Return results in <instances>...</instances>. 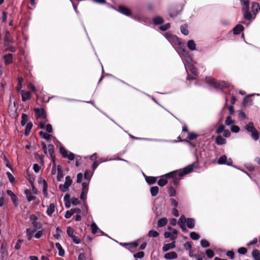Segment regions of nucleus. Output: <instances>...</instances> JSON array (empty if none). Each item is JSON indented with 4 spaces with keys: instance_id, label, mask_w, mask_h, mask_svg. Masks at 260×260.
Here are the masks:
<instances>
[{
    "instance_id": "35",
    "label": "nucleus",
    "mask_w": 260,
    "mask_h": 260,
    "mask_svg": "<svg viewBox=\"0 0 260 260\" xmlns=\"http://www.w3.org/2000/svg\"><path fill=\"white\" fill-rule=\"evenodd\" d=\"M32 127V123L31 122H28L27 123L26 126V128H25V135L26 136H28L31 128Z\"/></svg>"
},
{
    "instance_id": "57",
    "label": "nucleus",
    "mask_w": 260,
    "mask_h": 260,
    "mask_svg": "<svg viewBox=\"0 0 260 260\" xmlns=\"http://www.w3.org/2000/svg\"><path fill=\"white\" fill-rule=\"evenodd\" d=\"M171 26V25L169 23H167L164 25L160 26L159 29L162 31H165L168 29Z\"/></svg>"
},
{
    "instance_id": "10",
    "label": "nucleus",
    "mask_w": 260,
    "mask_h": 260,
    "mask_svg": "<svg viewBox=\"0 0 260 260\" xmlns=\"http://www.w3.org/2000/svg\"><path fill=\"white\" fill-rule=\"evenodd\" d=\"M118 10L122 14L127 16H130L131 14V10L123 6H119Z\"/></svg>"
},
{
    "instance_id": "12",
    "label": "nucleus",
    "mask_w": 260,
    "mask_h": 260,
    "mask_svg": "<svg viewBox=\"0 0 260 260\" xmlns=\"http://www.w3.org/2000/svg\"><path fill=\"white\" fill-rule=\"evenodd\" d=\"M244 128L247 132L250 133L256 129L254 125L253 122L252 121H250L246 124Z\"/></svg>"
},
{
    "instance_id": "40",
    "label": "nucleus",
    "mask_w": 260,
    "mask_h": 260,
    "mask_svg": "<svg viewBox=\"0 0 260 260\" xmlns=\"http://www.w3.org/2000/svg\"><path fill=\"white\" fill-rule=\"evenodd\" d=\"M206 48V46H202V42H198V44H196V51H202Z\"/></svg>"
},
{
    "instance_id": "34",
    "label": "nucleus",
    "mask_w": 260,
    "mask_h": 260,
    "mask_svg": "<svg viewBox=\"0 0 260 260\" xmlns=\"http://www.w3.org/2000/svg\"><path fill=\"white\" fill-rule=\"evenodd\" d=\"M55 246L59 251V255L61 256H63L64 254V251L60 244L59 243H56Z\"/></svg>"
},
{
    "instance_id": "5",
    "label": "nucleus",
    "mask_w": 260,
    "mask_h": 260,
    "mask_svg": "<svg viewBox=\"0 0 260 260\" xmlns=\"http://www.w3.org/2000/svg\"><path fill=\"white\" fill-rule=\"evenodd\" d=\"M242 11L243 18L245 19L251 21L252 20L255 19L256 16L251 14V13L249 11V8H243Z\"/></svg>"
},
{
    "instance_id": "63",
    "label": "nucleus",
    "mask_w": 260,
    "mask_h": 260,
    "mask_svg": "<svg viewBox=\"0 0 260 260\" xmlns=\"http://www.w3.org/2000/svg\"><path fill=\"white\" fill-rule=\"evenodd\" d=\"M72 180L71 179L70 177L67 176L66 177V181H65L64 184H66V185H67L68 186H70L72 184Z\"/></svg>"
},
{
    "instance_id": "3",
    "label": "nucleus",
    "mask_w": 260,
    "mask_h": 260,
    "mask_svg": "<svg viewBox=\"0 0 260 260\" xmlns=\"http://www.w3.org/2000/svg\"><path fill=\"white\" fill-rule=\"evenodd\" d=\"M217 163L219 165H225L233 167L236 169H238V167L233 165V160L232 158L228 159L226 155H222L217 160Z\"/></svg>"
},
{
    "instance_id": "2",
    "label": "nucleus",
    "mask_w": 260,
    "mask_h": 260,
    "mask_svg": "<svg viewBox=\"0 0 260 260\" xmlns=\"http://www.w3.org/2000/svg\"><path fill=\"white\" fill-rule=\"evenodd\" d=\"M193 164L189 165L187 167L184 168L182 171H176L171 173L167 174L165 176L166 178H174L176 175H178L180 177H183L184 175H186L193 171Z\"/></svg>"
},
{
    "instance_id": "29",
    "label": "nucleus",
    "mask_w": 260,
    "mask_h": 260,
    "mask_svg": "<svg viewBox=\"0 0 260 260\" xmlns=\"http://www.w3.org/2000/svg\"><path fill=\"white\" fill-rule=\"evenodd\" d=\"M36 231V229L31 230L30 229H26V235L28 239L30 240L32 237V234Z\"/></svg>"
},
{
    "instance_id": "52",
    "label": "nucleus",
    "mask_w": 260,
    "mask_h": 260,
    "mask_svg": "<svg viewBox=\"0 0 260 260\" xmlns=\"http://www.w3.org/2000/svg\"><path fill=\"white\" fill-rule=\"evenodd\" d=\"M159 235L157 231L151 230L149 232L148 236L149 237H156Z\"/></svg>"
},
{
    "instance_id": "27",
    "label": "nucleus",
    "mask_w": 260,
    "mask_h": 260,
    "mask_svg": "<svg viewBox=\"0 0 260 260\" xmlns=\"http://www.w3.org/2000/svg\"><path fill=\"white\" fill-rule=\"evenodd\" d=\"M55 210V205L53 203L50 204L49 207L47 210V214L49 216H51Z\"/></svg>"
},
{
    "instance_id": "55",
    "label": "nucleus",
    "mask_w": 260,
    "mask_h": 260,
    "mask_svg": "<svg viewBox=\"0 0 260 260\" xmlns=\"http://www.w3.org/2000/svg\"><path fill=\"white\" fill-rule=\"evenodd\" d=\"M144 256V252L143 251L139 252L134 255V257L136 258H142Z\"/></svg>"
},
{
    "instance_id": "38",
    "label": "nucleus",
    "mask_w": 260,
    "mask_h": 260,
    "mask_svg": "<svg viewBox=\"0 0 260 260\" xmlns=\"http://www.w3.org/2000/svg\"><path fill=\"white\" fill-rule=\"evenodd\" d=\"M206 253L207 256L209 258H211L213 257L215 255L214 251L210 249H206Z\"/></svg>"
},
{
    "instance_id": "41",
    "label": "nucleus",
    "mask_w": 260,
    "mask_h": 260,
    "mask_svg": "<svg viewBox=\"0 0 260 260\" xmlns=\"http://www.w3.org/2000/svg\"><path fill=\"white\" fill-rule=\"evenodd\" d=\"M187 47L188 48L191 50H195V44L193 41V40H189L187 43Z\"/></svg>"
},
{
    "instance_id": "4",
    "label": "nucleus",
    "mask_w": 260,
    "mask_h": 260,
    "mask_svg": "<svg viewBox=\"0 0 260 260\" xmlns=\"http://www.w3.org/2000/svg\"><path fill=\"white\" fill-rule=\"evenodd\" d=\"M170 41L175 45L178 46L179 48H180L182 51L185 52V49L183 48L184 47V45H182L181 39L178 38L176 36H171L170 38Z\"/></svg>"
},
{
    "instance_id": "1",
    "label": "nucleus",
    "mask_w": 260,
    "mask_h": 260,
    "mask_svg": "<svg viewBox=\"0 0 260 260\" xmlns=\"http://www.w3.org/2000/svg\"><path fill=\"white\" fill-rule=\"evenodd\" d=\"M205 80L208 85L213 86L216 89H223L228 88L229 86V83L228 82L224 81H217L209 77L206 76Z\"/></svg>"
},
{
    "instance_id": "37",
    "label": "nucleus",
    "mask_w": 260,
    "mask_h": 260,
    "mask_svg": "<svg viewBox=\"0 0 260 260\" xmlns=\"http://www.w3.org/2000/svg\"><path fill=\"white\" fill-rule=\"evenodd\" d=\"M21 124L22 125L24 126L27 123L28 121L27 115L26 114L23 113L21 116Z\"/></svg>"
},
{
    "instance_id": "31",
    "label": "nucleus",
    "mask_w": 260,
    "mask_h": 260,
    "mask_svg": "<svg viewBox=\"0 0 260 260\" xmlns=\"http://www.w3.org/2000/svg\"><path fill=\"white\" fill-rule=\"evenodd\" d=\"M153 21L155 24H161L164 22L163 18L160 16L154 18Z\"/></svg>"
},
{
    "instance_id": "64",
    "label": "nucleus",
    "mask_w": 260,
    "mask_h": 260,
    "mask_svg": "<svg viewBox=\"0 0 260 260\" xmlns=\"http://www.w3.org/2000/svg\"><path fill=\"white\" fill-rule=\"evenodd\" d=\"M245 166L247 168V169L249 171H254L255 170L254 167L251 164H246L245 165Z\"/></svg>"
},
{
    "instance_id": "17",
    "label": "nucleus",
    "mask_w": 260,
    "mask_h": 260,
    "mask_svg": "<svg viewBox=\"0 0 260 260\" xmlns=\"http://www.w3.org/2000/svg\"><path fill=\"white\" fill-rule=\"evenodd\" d=\"M175 241H173L171 243L165 244L162 247L163 251H167L171 249L174 248L175 247Z\"/></svg>"
},
{
    "instance_id": "25",
    "label": "nucleus",
    "mask_w": 260,
    "mask_h": 260,
    "mask_svg": "<svg viewBox=\"0 0 260 260\" xmlns=\"http://www.w3.org/2000/svg\"><path fill=\"white\" fill-rule=\"evenodd\" d=\"M168 222V220L166 218L164 217L160 219L157 222V226L158 227H162L165 226Z\"/></svg>"
},
{
    "instance_id": "7",
    "label": "nucleus",
    "mask_w": 260,
    "mask_h": 260,
    "mask_svg": "<svg viewBox=\"0 0 260 260\" xmlns=\"http://www.w3.org/2000/svg\"><path fill=\"white\" fill-rule=\"evenodd\" d=\"M252 95H253L252 94H248L243 98L242 104L244 107H246L248 105L251 106L252 105V100L251 99Z\"/></svg>"
},
{
    "instance_id": "14",
    "label": "nucleus",
    "mask_w": 260,
    "mask_h": 260,
    "mask_svg": "<svg viewBox=\"0 0 260 260\" xmlns=\"http://www.w3.org/2000/svg\"><path fill=\"white\" fill-rule=\"evenodd\" d=\"M7 192L9 196L11 198V200L13 202L14 205L17 206L18 205L17 197L10 190H7Z\"/></svg>"
},
{
    "instance_id": "15",
    "label": "nucleus",
    "mask_w": 260,
    "mask_h": 260,
    "mask_svg": "<svg viewBox=\"0 0 260 260\" xmlns=\"http://www.w3.org/2000/svg\"><path fill=\"white\" fill-rule=\"evenodd\" d=\"M215 143L218 145H222L226 144V140L223 138L221 136L218 135L215 138Z\"/></svg>"
},
{
    "instance_id": "58",
    "label": "nucleus",
    "mask_w": 260,
    "mask_h": 260,
    "mask_svg": "<svg viewBox=\"0 0 260 260\" xmlns=\"http://www.w3.org/2000/svg\"><path fill=\"white\" fill-rule=\"evenodd\" d=\"M59 150L60 153L63 155V157H65L68 154V151L64 147H60Z\"/></svg>"
},
{
    "instance_id": "49",
    "label": "nucleus",
    "mask_w": 260,
    "mask_h": 260,
    "mask_svg": "<svg viewBox=\"0 0 260 260\" xmlns=\"http://www.w3.org/2000/svg\"><path fill=\"white\" fill-rule=\"evenodd\" d=\"M91 228L92 230V233L93 234H96L97 232V231L98 230V227L94 222H93L92 223H91Z\"/></svg>"
},
{
    "instance_id": "62",
    "label": "nucleus",
    "mask_w": 260,
    "mask_h": 260,
    "mask_svg": "<svg viewBox=\"0 0 260 260\" xmlns=\"http://www.w3.org/2000/svg\"><path fill=\"white\" fill-rule=\"evenodd\" d=\"M32 224L33 226L34 227V229H36V230L37 229H39L41 228V227H42L41 224L39 222H37V221L32 222Z\"/></svg>"
},
{
    "instance_id": "61",
    "label": "nucleus",
    "mask_w": 260,
    "mask_h": 260,
    "mask_svg": "<svg viewBox=\"0 0 260 260\" xmlns=\"http://www.w3.org/2000/svg\"><path fill=\"white\" fill-rule=\"evenodd\" d=\"M169 192L170 197L175 196L176 194V190L173 187H170L169 188Z\"/></svg>"
},
{
    "instance_id": "21",
    "label": "nucleus",
    "mask_w": 260,
    "mask_h": 260,
    "mask_svg": "<svg viewBox=\"0 0 260 260\" xmlns=\"http://www.w3.org/2000/svg\"><path fill=\"white\" fill-rule=\"evenodd\" d=\"M25 194H26L27 200L28 202H30L32 200H34L36 199V197L35 196H31V192L28 189H26L24 191Z\"/></svg>"
},
{
    "instance_id": "42",
    "label": "nucleus",
    "mask_w": 260,
    "mask_h": 260,
    "mask_svg": "<svg viewBox=\"0 0 260 260\" xmlns=\"http://www.w3.org/2000/svg\"><path fill=\"white\" fill-rule=\"evenodd\" d=\"M225 129V126L223 124L220 125L215 131L216 134H220L223 133Z\"/></svg>"
},
{
    "instance_id": "53",
    "label": "nucleus",
    "mask_w": 260,
    "mask_h": 260,
    "mask_svg": "<svg viewBox=\"0 0 260 260\" xmlns=\"http://www.w3.org/2000/svg\"><path fill=\"white\" fill-rule=\"evenodd\" d=\"M241 5L245 6L244 8H249V0H240Z\"/></svg>"
},
{
    "instance_id": "59",
    "label": "nucleus",
    "mask_w": 260,
    "mask_h": 260,
    "mask_svg": "<svg viewBox=\"0 0 260 260\" xmlns=\"http://www.w3.org/2000/svg\"><path fill=\"white\" fill-rule=\"evenodd\" d=\"M164 236L166 238H170L171 240H174L176 237H174L173 236L171 235V234L170 232H166L164 234Z\"/></svg>"
},
{
    "instance_id": "54",
    "label": "nucleus",
    "mask_w": 260,
    "mask_h": 260,
    "mask_svg": "<svg viewBox=\"0 0 260 260\" xmlns=\"http://www.w3.org/2000/svg\"><path fill=\"white\" fill-rule=\"evenodd\" d=\"M168 183V181L165 179H160L158 181V184L160 186H164Z\"/></svg>"
},
{
    "instance_id": "30",
    "label": "nucleus",
    "mask_w": 260,
    "mask_h": 260,
    "mask_svg": "<svg viewBox=\"0 0 260 260\" xmlns=\"http://www.w3.org/2000/svg\"><path fill=\"white\" fill-rule=\"evenodd\" d=\"M200 243L201 246L203 248H208L210 246V243L205 239H202L201 240Z\"/></svg>"
},
{
    "instance_id": "6",
    "label": "nucleus",
    "mask_w": 260,
    "mask_h": 260,
    "mask_svg": "<svg viewBox=\"0 0 260 260\" xmlns=\"http://www.w3.org/2000/svg\"><path fill=\"white\" fill-rule=\"evenodd\" d=\"M68 235L71 237L73 242L76 244H79L80 243V240L74 235V230L71 227H68L67 231Z\"/></svg>"
},
{
    "instance_id": "11",
    "label": "nucleus",
    "mask_w": 260,
    "mask_h": 260,
    "mask_svg": "<svg viewBox=\"0 0 260 260\" xmlns=\"http://www.w3.org/2000/svg\"><path fill=\"white\" fill-rule=\"evenodd\" d=\"M186 61L189 63L187 68V70H189L192 74L195 75V69L193 67V65L191 64L192 59L189 57H187L186 58Z\"/></svg>"
},
{
    "instance_id": "16",
    "label": "nucleus",
    "mask_w": 260,
    "mask_h": 260,
    "mask_svg": "<svg viewBox=\"0 0 260 260\" xmlns=\"http://www.w3.org/2000/svg\"><path fill=\"white\" fill-rule=\"evenodd\" d=\"M177 256H178L177 254L175 252L172 251V252L166 253L164 255V258L166 259H171L176 258L177 257Z\"/></svg>"
},
{
    "instance_id": "26",
    "label": "nucleus",
    "mask_w": 260,
    "mask_h": 260,
    "mask_svg": "<svg viewBox=\"0 0 260 260\" xmlns=\"http://www.w3.org/2000/svg\"><path fill=\"white\" fill-rule=\"evenodd\" d=\"M63 177V174L61 170V167L60 166L58 165L57 166V180L58 181H60L61 179Z\"/></svg>"
},
{
    "instance_id": "22",
    "label": "nucleus",
    "mask_w": 260,
    "mask_h": 260,
    "mask_svg": "<svg viewBox=\"0 0 260 260\" xmlns=\"http://www.w3.org/2000/svg\"><path fill=\"white\" fill-rule=\"evenodd\" d=\"M251 136L254 141H257L259 139L260 133L257 129H255L251 133Z\"/></svg>"
},
{
    "instance_id": "36",
    "label": "nucleus",
    "mask_w": 260,
    "mask_h": 260,
    "mask_svg": "<svg viewBox=\"0 0 260 260\" xmlns=\"http://www.w3.org/2000/svg\"><path fill=\"white\" fill-rule=\"evenodd\" d=\"M240 130L239 126L237 125L233 124L231 126V131L232 133L237 134L240 132Z\"/></svg>"
},
{
    "instance_id": "23",
    "label": "nucleus",
    "mask_w": 260,
    "mask_h": 260,
    "mask_svg": "<svg viewBox=\"0 0 260 260\" xmlns=\"http://www.w3.org/2000/svg\"><path fill=\"white\" fill-rule=\"evenodd\" d=\"M235 122V121L232 119V118L231 115H229L226 117V119L225 120V124L227 126H230L233 125Z\"/></svg>"
},
{
    "instance_id": "60",
    "label": "nucleus",
    "mask_w": 260,
    "mask_h": 260,
    "mask_svg": "<svg viewBox=\"0 0 260 260\" xmlns=\"http://www.w3.org/2000/svg\"><path fill=\"white\" fill-rule=\"evenodd\" d=\"M82 191L84 192V193H87L88 184L85 182H83L82 184Z\"/></svg>"
},
{
    "instance_id": "48",
    "label": "nucleus",
    "mask_w": 260,
    "mask_h": 260,
    "mask_svg": "<svg viewBox=\"0 0 260 260\" xmlns=\"http://www.w3.org/2000/svg\"><path fill=\"white\" fill-rule=\"evenodd\" d=\"M181 31L182 34L184 35H187L188 34V30L187 29V25H184L181 26Z\"/></svg>"
},
{
    "instance_id": "9",
    "label": "nucleus",
    "mask_w": 260,
    "mask_h": 260,
    "mask_svg": "<svg viewBox=\"0 0 260 260\" xmlns=\"http://www.w3.org/2000/svg\"><path fill=\"white\" fill-rule=\"evenodd\" d=\"M244 30V27L241 24H237L233 28V32L234 35H238L241 32Z\"/></svg>"
},
{
    "instance_id": "47",
    "label": "nucleus",
    "mask_w": 260,
    "mask_h": 260,
    "mask_svg": "<svg viewBox=\"0 0 260 260\" xmlns=\"http://www.w3.org/2000/svg\"><path fill=\"white\" fill-rule=\"evenodd\" d=\"M238 112V117L240 119H245L247 118L245 113L242 110H239Z\"/></svg>"
},
{
    "instance_id": "19",
    "label": "nucleus",
    "mask_w": 260,
    "mask_h": 260,
    "mask_svg": "<svg viewBox=\"0 0 260 260\" xmlns=\"http://www.w3.org/2000/svg\"><path fill=\"white\" fill-rule=\"evenodd\" d=\"M48 151L52 159V161H55V156L54 155V146L52 144H49L48 146Z\"/></svg>"
},
{
    "instance_id": "39",
    "label": "nucleus",
    "mask_w": 260,
    "mask_h": 260,
    "mask_svg": "<svg viewBox=\"0 0 260 260\" xmlns=\"http://www.w3.org/2000/svg\"><path fill=\"white\" fill-rule=\"evenodd\" d=\"M12 54H8L4 56L5 61L7 63H10L12 61Z\"/></svg>"
},
{
    "instance_id": "43",
    "label": "nucleus",
    "mask_w": 260,
    "mask_h": 260,
    "mask_svg": "<svg viewBox=\"0 0 260 260\" xmlns=\"http://www.w3.org/2000/svg\"><path fill=\"white\" fill-rule=\"evenodd\" d=\"M186 218L185 217V216L184 215H182L178 221V224L179 226L180 225H182L183 226L184 224H185V223L186 222Z\"/></svg>"
},
{
    "instance_id": "56",
    "label": "nucleus",
    "mask_w": 260,
    "mask_h": 260,
    "mask_svg": "<svg viewBox=\"0 0 260 260\" xmlns=\"http://www.w3.org/2000/svg\"><path fill=\"white\" fill-rule=\"evenodd\" d=\"M226 255L231 259H234L235 257V252L233 250H229L226 252Z\"/></svg>"
},
{
    "instance_id": "50",
    "label": "nucleus",
    "mask_w": 260,
    "mask_h": 260,
    "mask_svg": "<svg viewBox=\"0 0 260 260\" xmlns=\"http://www.w3.org/2000/svg\"><path fill=\"white\" fill-rule=\"evenodd\" d=\"M69 187L67 185L64 184L63 185L60 184L59 185V188L63 192H66L69 190Z\"/></svg>"
},
{
    "instance_id": "24",
    "label": "nucleus",
    "mask_w": 260,
    "mask_h": 260,
    "mask_svg": "<svg viewBox=\"0 0 260 260\" xmlns=\"http://www.w3.org/2000/svg\"><path fill=\"white\" fill-rule=\"evenodd\" d=\"M252 256L255 260H260V253L257 249H254L252 250Z\"/></svg>"
},
{
    "instance_id": "18",
    "label": "nucleus",
    "mask_w": 260,
    "mask_h": 260,
    "mask_svg": "<svg viewBox=\"0 0 260 260\" xmlns=\"http://www.w3.org/2000/svg\"><path fill=\"white\" fill-rule=\"evenodd\" d=\"M21 94L22 96V100L23 101H25L30 98V92L29 91L21 90Z\"/></svg>"
},
{
    "instance_id": "46",
    "label": "nucleus",
    "mask_w": 260,
    "mask_h": 260,
    "mask_svg": "<svg viewBox=\"0 0 260 260\" xmlns=\"http://www.w3.org/2000/svg\"><path fill=\"white\" fill-rule=\"evenodd\" d=\"M43 193H44V196H45V197H47V196H48V193H47V183L46 181L45 180H43Z\"/></svg>"
},
{
    "instance_id": "33",
    "label": "nucleus",
    "mask_w": 260,
    "mask_h": 260,
    "mask_svg": "<svg viewBox=\"0 0 260 260\" xmlns=\"http://www.w3.org/2000/svg\"><path fill=\"white\" fill-rule=\"evenodd\" d=\"M159 188L158 186H153L150 188V192L152 196L154 197L157 195L158 192Z\"/></svg>"
},
{
    "instance_id": "51",
    "label": "nucleus",
    "mask_w": 260,
    "mask_h": 260,
    "mask_svg": "<svg viewBox=\"0 0 260 260\" xmlns=\"http://www.w3.org/2000/svg\"><path fill=\"white\" fill-rule=\"evenodd\" d=\"M220 23L224 26H229L231 24V21L228 19H222L220 20Z\"/></svg>"
},
{
    "instance_id": "28",
    "label": "nucleus",
    "mask_w": 260,
    "mask_h": 260,
    "mask_svg": "<svg viewBox=\"0 0 260 260\" xmlns=\"http://www.w3.org/2000/svg\"><path fill=\"white\" fill-rule=\"evenodd\" d=\"M145 179L149 184H152L156 181V178L154 177L145 176Z\"/></svg>"
},
{
    "instance_id": "13",
    "label": "nucleus",
    "mask_w": 260,
    "mask_h": 260,
    "mask_svg": "<svg viewBox=\"0 0 260 260\" xmlns=\"http://www.w3.org/2000/svg\"><path fill=\"white\" fill-rule=\"evenodd\" d=\"M35 112L37 114L38 116L40 117L42 116L44 118H46L47 114L45 110L44 109L35 108L34 109Z\"/></svg>"
},
{
    "instance_id": "44",
    "label": "nucleus",
    "mask_w": 260,
    "mask_h": 260,
    "mask_svg": "<svg viewBox=\"0 0 260 260\" xmlns=\"http://www.w3.org/2000/svg\"><path fill=\"white\" fill-rule=\"evenodd\" d=\"M40 136L43 139L49 140L50 139L51 135L46 134L45 133L41 131L39 132Z\"/></svg>"
},
{
    "instance_id": "20",
    "label": "nucleus",
    "mask_w": 260,
    "mask_h": 260,
    "mask_svg": "<svg viewBox=\"0 0 260 260\" xmlns=\"http://www.w3.org/2000/svg\"><path fill=\"white\" fill-rule=\"evenodd\" d=\"M184 247L186 250H189V255L190 256H193V252L192 251H191V243L190 242H186L184 244Z\"/></svg>"
},
{
    "instance_id": "8",
    "label": "nucleus",
    "mask_w": 260,
    "mask_h": 260,
    "mask_svg": "<svg viewBox=\"0 0 260 260\" xmlns=\"http://www.w3.org/2000/svg\"><path fill=\"white\" fill-rule=\"evenodd\" d=\"M251 9L253 15L256 16L260 11V5L259 3L253 2L251 4Z\"/></svg>"
},
{
    "instance_id": "32",
    "label": "nucleus",
    "mask_w": 260,
    "mask_h": 260,
    "mask_svg": "<svg viewBox=\"0 0 260 260\" xmlns=\"http://www.w3.org/2000/svg\"><path fill=\"white\" fill-rule=\"evenodd\" d=\"M186 223L189 228H192L194 226V219L193 218H187Z\"/></svg>"
},
{
    "instance_id": "45",
    "label": "nucleus",
    "mask_w": 260,
    "mask_h": 260,
    "mask_svg": "<svg viewBox=\"0 0 260 260\" xmlns=\"http://www.w3.org/2000/svg\"><path fill=\"white\" fill-rule=\"evenodd\" d=\"M237 252L240 254L244 255L247 252V249L244 247H241L237 250Z\"/></svg>"
}]
</instances>
